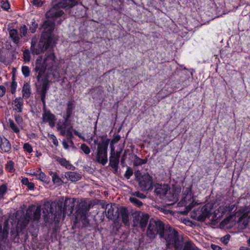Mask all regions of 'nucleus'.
Masks as SVG:
<instances>
[{
  "label": "nucleus",
  "instance_id": "54",
  "mask_svg": "<svg viewBox=\"0 0 250 250\" xmlns=\"http://www.w3.org/2000/svg\"><path fill=\"white\" fill-rule=\"evenodd\" d=\"M58 130L60 131L61 134L62 136H65L66 135V133L67 132V129L62 128L60 126H57Z\"/></svg>",
  "mask_w": 250,
  "mask_h": 250
},
{
  "label": "nucleus",
  "instance_id": "46",
  "mask_svg": "<svg viewBox=\"0 0 250 250\" xmlns=\"http://www.w3.org/2000/svg\"><path fill=\"white\" fill-rule=\"evenodd\" d=\"M132 195L135 197H138L141 199H145L146 196L144 194L140 193L139 191H135L132 193Z\"/></svg>",
  "mask_w": 250,
  "mask_h": 250
},
{
  "label": "nucleus",
  "instance_id": "40",
  "mask_svg": "<svg viewBox=\"0 0 250 250\" xmlns=\"http://www.w3.org/2000/svg\"><path fill=\"white\" fill-rule=\"evenodd\" d=\"M6 168L9 172H12L14 170V162L12 161H9L6 165Z\"/></svg>",
  "mask_w": 250,
  "mask_h": 250
},
{
  "label": "nucleus",
  "instance_id": "2",
  "mask_svg": "<svg viewBox=\"0 0 250 250\" xmlns=\"http://www.w3.org/2000/svg\"><path fill=\"white\" fill-rule=\"evenodd\" d=\"M45 56L43 62L42 58L36 60L33 69V71L38 74L36 77L38 82L40 81L46 70L52 71L55 64L56 57L53 52L47 53Z\"/></svg>",
  "mask_w": 250,
  "mask_h": 250
},
{
  "label": "nucleus",
  "instance_id": "50",
  "mask_svg": "<svg viewBox=\"0 0 250 250\" xmlns=\"http://www.w3.org/2000/svg\"><path fill=\"white\" fill-rule=\"evenodd\" d=\"M40 94H41V101L43 104L44 107H45V99L46 92L40 91Z\"/></svg>",
  "mask_w": 250,
  "mask_h": 250
},
{
  "label": "nucleus",
  "instance_id": "37",
  "mask_svg": "<svg viewBox=\"0 0 250 250\" xmlns=\"http://www.w3.org/2000/svg\"><path fill=\"white\" fill-rule=\"evenodd\" d=\"M129 201L138 207H141L143 205V203L136 197H130Z\"/></svg>",
  "mask_w": 250,
  "mask_h": 250
},
{
  "label": "nucleus",
  "instance_id": "35",
  "mask_svg": "<svg viewBox=\"0 0 250 250\" xmlns=\"http://www.w3.org/2000/svg\"><path fill=\"white\" fill-rule=\"evenodd\" d=\"M7 190V187L6 185H2L0 186V200L3 198V196L5 194Z\"/></svg>",
  "mask_w": 250,
  "mask_h": 250
},
{
  "label": "nucleus",
  "instance_id": "48",
  "mask_svg": "<svg viewBox=\"0 0 250 250\" xmlns=\"http://www.w3.org/2000/svg\"><path fill=\"white\" fill-rule=\"evenodd\" d=\"M73 104L71 101H69L67 103V109H66V112H69L70 113L72 112V110L73 109Z\"/></svg>",
  "mask_w": 250,
  "mask_h": 250
},
{
  "label": "nucleus",
  "instance_id": "45",
  "mask_svg": "<svg viewBox=\"0 0 250 250\" xmlns=\"http://www.w3.org/2000/svg\"><path fill=\"white\" fill-rule=\"evenodd\" d=\"M23 148L24 150L26 151L28 153H31L33 151L32 147L29 143L24 144L23 145Z\"/></svg>",
  "mask_w": 250,
  "mask_h": 250
},
{
  "label": "nucleus",
  "instance_id": "56",
  "mask_svg": "<svg viewBox=\"0 0 250 250\" xmlns=\"http://www.w3.org/2000/svg\"><path fill=\"white\" fill-rule=\"evenodd\" d=\"M33 4L38 6H40L43 4V2L38 0H35L33 1Z\"/></svg>",
  "mask_w": 250,
  "mask_h": 250
},
{
  "label": "nucleus",
  "instance_id": "24",
  "mask_svg": "<svg viewBox=\"0 0 250 250\" xmlns=\"http://www.w3.org/2000/svg\"><path fill=\"white\" fill-rule=\"evenodd\" d=\"M49 175L51 176L53 183L57 186H60L62 183V179L60 178L56 172L50 171Z\"/></svg>",
  "mask_w": 250,
  "mask_h": 250
},
{
  "label": "nucleus",
  "instance_id": "33",
  "mask_svg": "<svg viewBox=\"0 0 250 250\" xmlns=\"http://www.w3.org/2000/svg\"><path fill=\"white\" fill-rule=\"evenodd\" d=\"M20 36L21 38L25 37L27 33V27L25 25H21L20 28Z\"/></svg>",
  "mask_w": 250,
  "mask_h": 250
},
{
  "label": "nucleus",
  "instance_id": "18",
  "mask_svg": "<svg viewBox=\"0 0 250 250\" xmlns=\"http://www.w3.org/2000/svg\"><path fill=\"white\" fill-rule=\"evenodd\" d=\"M0 148L3 152H9L11 150V146L9 141L4 137L0 136Z\"/></svg>",
  "mask_w": 250,
  "mask_h": 250
},
{
  "label": "nucleus",
  "instance_id": "36",
  "mask_svg": "<svg viewBox=\"0 0 250 250\" xmlns=\"http://www.w3.org/2000/svg\"><path fill=\"white\" fill-rule=\"evenodd\" d=\"M38 27V23L36 22L34 20H33L31 24L29 25V30L31 31L32 33H34L36 29Z\"/></svg>",
  "mask_w": 250,
  "mask_h": 250
},
{
  "label": "nucleus",
  "instance_id": "4",
  "mask_svg": "<svg viewBox=\"0 0 250 250\" xmlns=\"http://www.w3.org/2000/svg\"><path fill=\"white\" fill-rule=\"evenodd\" d=\"M155 193L164 200L170 202H176L178 200L177 194L171 190L167 185L159 184L155 185Z\"/></svg>",
  "mask_w": 250,
  "mask_h": 250
},
{
  "label": "nucleus",
  "instance_id": "15",
  "mask_svg": "<svg viewBox=\"0 0 250 250\" xmlns=\"http://www.w3.org/2000/svg\"><path fill=\"white\" fill-rule=\"evenodd\" d=\"M54 26L55 24L54 22H52L49 20L45 21L42 25V28L43 29L42 35H49L53 38L51 33L54 30Z\"/></svg>",
  "mask_w": 250,
  "mask_h": 250
},
{
  "label": "nucleus",
  "instance_id": "32",
  "mask_svg": "<svg viewBox=\"0 0 250 250\" xmlns=\"http://www.w3.org/2000/svg\"><path fill=\"white\" fill-rule=\"evenodd\" d=\"M8 123L10 127L13 130L15 133H19L20 132V129L18 127L15 125L14 121L9 119L8 120Z\"/></svg>",
  "mask_w": 250,
  "mask_h": 250
},
{
  "label": "nucleus",
  "instance_id": "19",
  "mask_svg": "<svg viewBox=\"0 0 250 250\" xmlns=\"http://www.w3.org/2000/svg\"><path fill=\"white\" fill-rule=\"evenodd\" d=\"M9 37L13 42L16 44H18L20 42L21 37L19 34L18 31L15 29H8Z\"/></svg>",
  "mask_w": 250,
  "mask_h": 250
},
{
  "label": "nucleus",
  "instance_id": "27",
  "mask_svg": "<svg viewBox=\"0 0 250 250\" xmlns=\"http://www.w3.org/2000/svg\"><path fill=\"white\" fill-rule=\"evenodd\" d=\"M62 2L61 3L62 6L67 8H70L78 3L77 0H62Z\"/></svg>",
  "mask_w": 250,
  "mask_h": 250
},
{
  "label": "nucleus",
  "instance_id": "34",
  "mask_svg": "<svg viewBox=\"0 0 250 250\" xmlns=\"http://www.w3.org/2000/svg\"><path fill=\"white\" fill-rule=\"evenodd\" d=\"M23 58L25 62H29L31 59L30 52L29 50L26 49L23 51Z\"/></svg>",
  "mask_w": 250,
  "mask_h": 250
},
{
  "label": "nucleus",
  "instance_id": "47",
  "mask_svg": "<svg viewBox=\"0 0 250 250\" xmlns=\"http://www.w3.org/2000/svg\"><path fill=\"white\" fill-rule=\"evenodd\" d=\"M49 138L52 141L53 144L57 146H58V140L56 137V136L54 134H49Z\"/></svg>",
  "mask_w": 250,
  "mask_h": 250
},
{
  "label": "nucleus",
  "instance_id": "53",
  "mask_svg": "<svg viewBox=\"0 0 250 250\" xmlns=\"http://www.w3.org/2000/svg\"><path fill=\"white\" fill-rule=\"evenodd\" d=\"M6 92V88L3 85H0V97L4 95Z\"/></svg>",
  "mask_w": 250,
  "mask_h": 250
},
{
  "label": "nucleus",
  "instance_id": "51",
  "mask_svg": "<svg viewBox=\"0 0 250 250\" xmlns=\"http://www.w3.org/2000/svg\"><path fill=\"white\" fill-rule=\"evenodd\" d=\"M121 137L119 135H117L114 136L113 138L111 141V145H114V144L117 143L118 141L120 140Z\"/></svg>",
  "mask_w": 250,
  "mask_h": 250
},
{
  "label": "nucleus",
  "instance_id": "8",
  "mask_svg": "<svg viewBox=\"0 0 250 250\" xmlns=\"http://www.w3.org/2000/svg\"><path fill=\"white\" fill-rule=\"evenodd\" d=\"M132 215L134 226H137L139 224L140 228L145 229L149 219V215L141 211H136Z\"/></svg>",
  "mask_w": 250,
  "mask_h": 250
},
{
  "label": "nucleus",
  "instance_id": "1",
  "mask_svg": "<svg viewBox=\"0 0 250 250\" xmlns=\"http://www.w3.org/2000/svg\"><path fill=\"white\" fill-rule=\"evenodd\" d=\"M75 203V199L68 198L63 202L62 201L51 204L48 202H45L42 207L41 206L36 207L32 205L28 208L25 218L27 221H38L40 218L42 209L45 222L51 223L53 221L59 222L66 215L70 216L73 213Z\"/></svg>",
  "mask_w": 250,
  "mask_h": 250
},
{
  "label": "nucleus",
  "instance_id": "7",
  "mask_svg": "<svg viewBox=\"0 0 250 250\" xmlns=\"http://www.w3.org/2000/svg\"><path fill=\"white\" fill-rule=\"evenodd\" d=\"M169 230V233L165 238L167 247L168 248L173 247L176 250H180L182 242L179 240L177 231L173 229H170Z\"/></svg>",
  "mask_w": 250,
  "mask_h": 250
},
{
  "label": "nucleus",
  "instance_id": "12",
  "mask_svg": "<svg viewBox=\"0 0 250 250\" xmlns=\"http://www.w3.org/2000/svg\"><path fill=\"white\" fill-rule=\"evenodd\" d=\"M90 208V205L85 201L81 202L76 208L75 212L77 218L85 217Z\"/></svg>",
  "mask_w": 250,
  "mask_h": 250
},
{
  "label": "nucleus",
  "instance_id": "26",
  "mask_svg": "<svg viewBox=\"0 0 250 250\" xmlns=\"http://www.w3.org/2000/svg\"><path fill=\"white\" fill-rule=\"evenodd\" d=\"M22 97L25 99L28 98L31 94L30 85L28 83H25L22 88Z\"/></svg>",
  "mask_w": 250,
  "mask_h": 250
},
{
  "label": "nucleus",
  "instance_id": "28",
  "mask_svg": "<svg viewBox=\"0 0 250 250\" xmlns=\"http://www.w3.org/2000/svg\"><path fill=\"white\" fill-rule=\"evenodd\" d=\"M41 82L42 83L41 91L47 92L49 85V82L47 78L46 77H43V75L39 82Z\"/></svg>",
  "mask_w": 250,
  "mask_h": 250
},
{
  "label": "nucleus",
  "instance_id": "3",
  "mask_svg": "<svg viewBox=\"0 0 250 250\" xmlns=\"http://www.w3.org/2000/svg\"><path fill=\"white\" fill-rule=\"evenodd\" d=\"M170 229H172L168 225L165 226L164 224L159 220L151 219L147 229V235L150 238H153L159 234L161 237L167 236L169 233Z\"/></svg>",
  "mask_w": 250,
  "mask_h": 250
},
{
  "label": "nucleus",
  "instance_id": "42",
  "mask_svg": "<svg viewBox=\"0 0 250 250\" xmlns=\"http://www.w3.org/2000/svg\"><path fill=\"white\" fill-rule=\"evenodd\" d=\"M133 173L132 169L130 167H127L124 176L127 179H129Z\"/></svg>",
  "mask_w": 250,
  "mask_h": 250
},
{
  "label": "nucleus",
  "instance_id": "49",
  "mask_svg": "<svg viewBox=\"0 0 250 250\" xmlns=\"http://www.w3.org/2000/svg\"><path fill=\"white\" fill-rule=\"evenodd\" d=\"M15 119L18 125H21L23 123L22 118L19 115L15 114Z\"/></svg>",
  "mask_w": 250,
  "mask_h": 250
},
{
  "label": "nucleus",
  "instance_id": "59",
  "mask_svg": "<svg viewBox=\"0 0 250 250\" xmlns=\"http://www.w3.org/2000/svg\"><path fill=\"white\" fill-rule=\"evenodd\" d=\"M27 187H28V188L29 189H33L34 187H35V185L33 183H31V182H29L27 185Z\"/></svg>",
  "mask_w": 250,
  "mask_h": 250
},
{
  "label": "nucleus",
  "instance_id": "14",
  "mask_svg": "<svg viewBox=\"0 0 250 250\" xmlns=\"http://www.w3.org/2000/svg\"><path fill=\"white\" fill-rule=\"evenodd\" d=\"M213 205L211 203H207L201 209V214L199 217L201 221H204L206 218L210 217L212 213Z\"/></svg>",
  "mask_w": 250,
  "mask_h": 250
},
{
  "label": "nucleus",
  "instance_id": "30",
  "mask_svg": "<svg viewBox=\"0 0 250 250\" xmlns=\"http://www.w3.org/2000/svg\"><path fill=\"white\" fill-rule=\"evenodd\" d=\"M134 160L133 161V165L135 166H141L143 164H146L147 162V159H142L138 157L137 155L134 157Z\"/></svg>",
  "mask_w": 250,
  "mask_h": 250
},
{
  "label": "nucleus",
  "instance_id": "57",
  "mask_svg": "<svg viewBox=\"0 0 250 250\" xmlns=\"http://www.w3.org/2000/svg\"><path fill=\"white\" fill-rule=\"evenodd\" d=\"M71 114L72 113L66 112V115L63 117V118L64 120H70L69 118L71 117Z\"/></svg>",
  "mask_w": 250,
  "mask_h": 250
},
{
  "label": "nucleus",
  "instance_id": "62",
  "mask_svg": "<svg viewBox=\"0 0 250 250\" xmlns=\"http://www.w3.org/2000/svg\"><path fill=\"white\" fill-rule=\"evenodd\" d=\"M211 248L214 250H221V248L219 246H217V245H211Z\"/></svg>",
  "mask_w": 250,
  "mask_h": 250
},
{
  "label": "nucleus",
  "instance_id": "11",
  "mask_svg": "<svg viewBox=\"0 0 250 250\" xmlns=\"http://www.w3.org/2000/svg\"><path fill=\"white\" fill-rule=\"evenodd\" d=\"M119 209L115 204H108L105 206V213L109 219H117L119 216Z\"/></svg>",
  "mask_w": 250,
  "mask_h": 250
},
{
  "label": "nucleus",
  "instance_id": "31",
  "mask_svg": "<svg viewBox=\"0 0 250 250\" xmlns=\"http://www.w3.org/2000/svg\"><path fill=\"white\" fill-rule=\"evenodd\" d=\"M183 250H199L190 241L185 243Z\"/></svg>",
  "mask_w": 250,
  "mask_h": 250
},
{
  "label": "nucleus",
  "instance_id": "17",
  "mask_svg": "<svg viewBox=\"0 0 250 250\" xmlns=\"http://www.w3.org/2000/svg\"><path fill=\"white\" fill-rule=\"evenodd\" d=\"M120 153L117 154H111L109 157V165L114 168L115 171H117L119 164Z\"/></svg>",
  "mask_w": 250,
  "mask_h": 250
},
{
  "label": "nucleus",
  "instance_id": "64",
  "mask_svg": "<svg viewBox=\"0 0 250 250\" xmlns=\"http://www.w3.org/2000/svg\"><path fill=\"white\" fill-rule=\"evenodd\" d=\"M94 143L95 145H96L97 146V147H98V144H101V142L100 143L98 142V139H94Z\"/></svg>",
  "mask_w": 250,
  "mask_h": 250
},
{
  "label": "nucleus",
  "instance_id": "29",
  "mask_svg": "<svg viewBox=\"0 0 250 250\" xmlns=\"http://www.w3.org/2000/svg\"><path fill=\"white\" fill-rule=\"evenodd\" d=\"M8 232L2 230V226L0 225V250H3L1 248V241H4L8 237Z\"/></svg>",
  "mask_w": 250,
  "mask_h": 250
},
{
  "label": "nucleus",
  "instance_id": "55",
  "mask_svg": "<svg viewBox=\"0 0 250 250\" xmlns=\"http://www.w3.org/2000/svg\"><path fill=\"white\" fill-rule=\"evenodd\" d=\"M235 207V205H229L228 207L226 206V211H232L234 208Z\"/></svg>",
  "mask_w": 250,
  "mask_h": 250
},
{
  "label": "nucleus",
  "instance_id": "43",
  "mask_svg": "<svg viewBox=\"0 0 250 250\" xmlns=\"http://www.w3.org/2000/svg\"><path fill=\"white\" fill-rule=\"evenodd\" d=\"M17 87V83L15 81V80L13 78V81L11 84V92L12 94H14L16 91Z\"/></svg>",
  "mask_w": 250,
  "mask_h": 250
},
{
  "label": "nucleus",
  "instance_id": "10",
  "mask_svg": "<svg viewBox=\"0 0 250 250\" xmlns=\"http://www.w3.org/2000/svg\"><path fill=\"white\" fill-rule=\"evenodd\" d=\"M138 181L142 190H148L152 189V178L148 173H145L142 175L138 178Z\"/></svg>",
  "mask_w": 250,
  "mask_h": 250
},
{
  "label": "nucleus",
  "instance_id": "58",
  "mask_svg": "<svg viewBox=\"0 0 250 250\" xmlns=\"http://www.w3.org/2000/svg\"><path fill=\"white\" fill-rule=\"evenodd\" d=\"M110 148H111L110 153V154H117V153H119L118 152H116L115 151V148H114V145H111V143H110Z\"/></svg>",
  "mask_w": 250,
  "mask_h": 250
},
{
  "label": "nucleus",
  "instance_id": "13",
  "mask_svg": "<svg viewBox=\"0 0 250 250\" xmlns=\"http://www.w3.org/2000/svg\"><path fill=\"white\" fill-rule=\"evenodd\" d=\"M42 120L44 123H48L51 127H53L55 126L56 118L55 116L50 110H47L45 107H44Z\"/></svg>",
  "mask_w": 250,
  "mask_h": 250
},
{
  "label": "nucleus",
  "instance_id": "60",
  "mask_svg": "<svg viewBox=\"0 0 250 250\" xmlns=\"http://www.w3.org/2000/svg\"><path fill=\"white\" fill-rule=\"evenodd\" d=\"M21 182L22 184L27 185L29 183V181L27 178H23L21 180Z\"/></svg>",
  "mask_w": 250,
  "mask_h": 250
},
{
  "label": "nucleus",
  "instance_id": "5",
  "mask_svg": "<svg viewBox=\"0 0 250 250\" xmlns=\"http://www.w3.org/2000/svg\"><path fill=\"white\" fill-rule=\"evenodd\" d=\"M109 139L103 137L100 144H98L96 152V160L103 165H105L108 162L107 150Z\"/></svg>",
  "mask_w": 250,
  "mask_h": 250
},
{
  "label": "nucleus",
  "instance_id": "22",
  "mask_svg": "<svg viewBox=\"0 0 250 250\" xmlns=\"http://www.w3.org/2000/svg\"><path fill=\"white\" fill-rule=\"evenodd\" d=\"M13 104L14 105V110L18 112H21L23 109V101L21 97L17 98L13 101Z\"/></svg>",
  "mask_w": 250,
  "mask_h": 250
},
{
  "label": "nucleus",
  "instance_id": "25",
  "mask_svg": "<svg viewBox=\"0 0 250 250\" xmlns=\"http://www.w3.org/2000/svg\"><path fill=\"white\" fill-rule=\"evenodd\" d=\"M33 175H35L37 178L42 181L46 182L48 181L49 178L40 169L39 171L34 172L32 174Z\"/></svg>",
  "mask_w": 250,
  "mask_h": 250
},
{
  "label": "nucleus",
  "instance_id": "61",
  "mask_svg": "<svg viewBox=\"0 0 250 250\" xmlns=\"http://www.w3.org/2000/svg\"><path fill=\"white\" fill-rule=\"evenodd\" d=\"M191 197V196L190 194V195L187 194L186 195V196L184 197V198H183L182 201H184V202H187V200H189V199H190Z\"/></svg>",
  "mask_w": 250,
  "mask_h": 250
},
{
  "label": "nucleus",
  "instance_id": "44",
  "mask_svg": "<svg viewBox=\"0 0 250 250\" xmlns=\"http://www.w3.org/2000/svg\"><path fill=\"white\" fill-rule=\"evenodd\" d=\"M230 238L229 234H226L221 238V241L225 245H227Z\"/></svg>",
  "mask_w": 250,
  "mask_h": 250
},
{
  "label": "nucleus",
  "instance_id": "20",
  "mask_svg": "<svg viewBox=\"0 0 250 250\" xmlns=\"http://www.w3.org/2000/svg\"><path fill=\"white\" fill-rule=\"evenodd\" d=\"M123 222L125 226L129 225V213L128 210L125 207H121L119 210Z\"/></svg>",
  "mask_w": 250,
  "mask_h": 250
},
{
  "label": "nucleus",
  "instance_id": "52",
  "mask_svg": "<svg viewBox=\"0 0 250 250\" xmlns=\"http://www.w3.org/2000/svg\"><path fill=\"white\" fill-rule=\"evenodd\" d=\"M37 41H38V38L36 37H35V36H34L32 39V40H31V47H30L31 51H32V47L33 48H34L35 46H36V43L37 42Z\"/></svg>",
  "mask_w": 250,
  "mask_h": 250
},
{
  "label": "nucleus",
  "instance_id": "6",
  "mask_svg": "<svg viewBox=\"0 0 250 250\" xmlns=\"http://www.w3.org/2000/svg\"><path fill=\"white\" fill-rule=\"evenodd\" d=\"M53 38L50 35H42L37 47L32 48V53L33 54H40L49 48L52 45Z\"/></svg>",
  "mask_w": 250,
  "mask_h": 250
},
{
  "label": "nucleus",
  "instance_id": "39",
  "mask_svg": "<svg viewBox=\"0 0 250 250\" xmlns=\"http://www.w3.org/2000/svg\"><path fill=\"white\" fill-rule=\"evenodd\" d=\"M1 7L3 9L8 10L10 7V4L8 0H1Z\"/></svg>",
  "mask_w": 250,
  "mask_h": 250
},
{
  "label": "nucleus",
  "instance_id": "63",
  "mask_svg": "<svg viewBox=\"0 0 250 250\" xmlns=\"http://www.w3.org/2000/svg\"><path fill=\"white\" fill-rule=\"evenodd\" d=\"M62 145L65 149H67L69 147V146L65 141H63Z\"/></svg>",
  "mask_w": 250,
  "mask_h": 250
},
{
  "label": "nucleus",
  "instance_id": "16",
  "mask_svg": "<svg viewBox=\"0 0 250 250\" xmlns=\"http://www.w3.org/2000/svg\"><path fill=\"white\" fill-rule=\"evenodd\" d=\"M65 177L68 180L72 182H76L80 180L82 178V175L77 172L74 171H67L64 174Z\"/></svg>",
  "mask_w": 250,
  "mask_h": 250
},
{
  "label": "nucleus",
  "instance_id": "23",
  "mask_svg": "<svg viewBox=\"0 0 250 250\" xmlns=\"http://www.w3.org/2000/svg\"><path fill=\"white\" fill-rule=\"evenodd\" d=\"M56 160L62 166L65 167L68 169L73 170L75 168V167L64 158L57 157Z\"/></svg>",
  "mask_w": 250,
  "mask_h": 250
},
{
  "label": "nucleus",
  "instance_id": "41",
  "mask_svg": "<svg viewBox=\"0 0 250 250\" xmlns=\"http://www.w3.org/2000/svg\"><path fill=\"white\" fill-rule=\"evenodd\" d=\"M81 149L85 154H89L91 151L90 148L85 144H83L81 146Z\"/></svg>",
  "mask_w": 250,
  "mask_h": 250
},
{
  "label": "nucleus",
  "instance_id": "21",
  "mask_svg": "<svg viewBox=\"0 0 250 250\" xmlns=\"http://www.w3.org/2000/svg\"><path fill=\"white\" fill-rule=\"evenodd\" d=\"M57 126H60L61 127H62V128L66 129L67 135L70 136H72V133L70 131V130L72 128V126L71 125V120H64V121L62 123L60 121L57 124Z\"/></svg>",
  "mask_w": 250,
  "mask_h": 250
},
{
  "label": "nucleus",
  "instance_id": "9",
  "mask_svg": "<svg viewBox=\"0 0 250 250\" xmlns=\"http://www.w3.org/2000/svg\"><path fill=\"white\" fill-rule=\"evenodd\" d=\"M62 2V0H60L48 11L45 14L46 18L47 19H56L61 17L64 14V12L61 8L68 9L60 4Z\"/></svg>",
  "mask_w": 250,
  "mask_h": 250
},
{
  "label": "nucleus",
  "instance_id": "38",
  "mask_svg": "<svg viewBox=\"0 0 250 250\" xmlns=\"http://www.w3.org/2000/svg\"><path fill=\"white\" fill-rule=\"evenodd\" d=\"M21 71L22 74L25 77H27L29 76L30 74V70L28 66H23L21 68Z\"/></svg>",
  "mask_w": 250,
  "mask_h": 250
}]
</instances>
